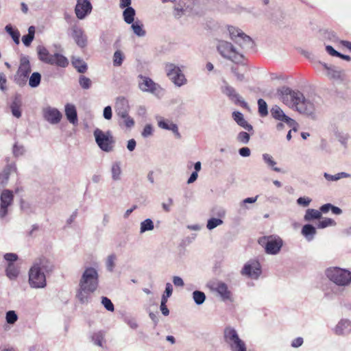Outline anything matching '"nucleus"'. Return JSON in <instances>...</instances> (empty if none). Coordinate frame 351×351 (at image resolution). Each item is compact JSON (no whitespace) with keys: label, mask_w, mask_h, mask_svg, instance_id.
I'll use <instances>...</instances> for the list:
<instances>
[{"label":"nucleus","mask_w":351,"mask_h":351,"mask_svg":"<svg viewBox=\"0 0 351 351\" xmlns=\"http://www.w3.org/2000/svg\"><path fill=\"white\" fill-rule=\"evenodd\" d=\"M71 64L73 67L80 73H84L88 69L87 64L80 57L73 56Z\"/></svg>","instance_id":"obj_28"},{"label":"nucleus","mask_w":351,"mask_h":351,"mask_svg":"<svg viewBox=\"0 0 351 351\" xmlns=\"http://www.w3.org/2000/svg\"><path fill=\"white\" fill-rule=\"evenodd\" d=\"M246 70L245 66L243 64L241 67L232 66L231 67L232 73L235 75L237 80L239 82H243L245 80L244 73Z\"/></svg>","instance_id":"obj_34"},{"label":"nucleus","mask_w":351,"mask_h":351,"mask_svg":"<svg viewBox=\"0 0 351 351\" xmlns=\"http://www.w3.org/2000/svg\"><path fill=\"white\" fill-rule=\"evenodd\" d=\"M277 95L279 99L289 108L312 119L315 118L314 104L308 99H306L300 91L282 86L278 88Z\"/></svg>","instance_id":"obj_1"},{"label":"nucleus","mask_w":351,"mask_h":351,"mask_svg":"<svg viewBox=\"0 0 351 351\" xmlns=\"http://www.w3.org/2000/svg\"><path fill=\"white\" fill-rule=\"evenodd\" d=\"M25 151V147L23 145H19L17 143H15L13 146L12 152L15 157H19L23 155Z\"/></svg>","instance_id":"obj_57"},{"label":"nucleus","mask_w":351,"mask_h":351,"mask_svg":"<svg viewBox=\"0 0 351 351\" xmlns=\"http://www.w3.org/2000/svg\"><path fill=\"white\" fill-rule=\"evenodd\" d=\"M324 68L326 70V75L332 80H340L341 78V71L337 69L335 66H328L326 63H321Z\"/></svg>","instance_id":"obj_27"},{"label":"nucleus","mask_w":351,"mask_h":351,"mask_svg":"<svg viewBox=\"0 0 351 351\" xmlns=\"http://www.w3.org/2000/svg\"><path fill=\"white\" fill-rule=\"evenodd\" d=\"M90 339L95 345L102 347V343L104 339V334L102 331L95 332L91 335Z\"/></svg>","instance_id":"obj_44"},{"label":"nucleus","mask_w":351,"mask_h":351,"mask_svg":"<svg viewBox=\"0 0 351 351\" xmlns=\"http://www.w3.org/2000/svg\"><path fill=\"white\" fill-rule=\"evenodd\" d=\"M64 112L67 120L74 125H77L78 119L75 106L73 104H67L64 106Z\"/></svg>","instance_id":"obj_23"},{"label":"nucleus","mask_w":351,"mask_h":351,"mask_svg":"<svg viewBox=\"0 0 351 351\" xmlns=\"http://www.w3.org/2000/svg\"><path fill=\"white\" fill-rule=\"evenodd\" d=\"M182 2V0H179L174 8V15L177 18H180L184 14Z\"/></svg>","instance_id":"obj_56"},{"label":"nucleus","mask_w":351,"mask_h":351,"mask_svg":"<svg viewBox=\"0 0 351 351\" xmlns=\"http://www.w3.org/2000/svg\"><path fill=\"white\" fill-rule=\"evenodd\" d=\"M228 29L230 34V38L234 42L235 41L236 39H237V38H239L241 36L240 33H243V32L241 29H237L233 26H229Z\"/></svg>","instance_id":"obj_53"},{"label":"nucleus","mask_w":351,"mask_h":351,"mask_svg":"<svg viewBox=\"0 0 351 351\" xmlns=\"http://www.w3.org/2000/svg\"><path fill=\"white\" fill-rule=\"evenodd\" d=\"M311 202V199L308 197H300L297 199L298 204L304 207L308 206Z\"/></svg>","instance_id":"obj_60"},{"label":"nucleus","mask_w":351,"mask_h":351,"mask_svg":"<svg viewBox=\"0 0 351 351\" xmlns=\"http://www.w3.org/2000/svg\"><path fill=\"white\" fill-rule=\"evenodd\" d=\"M43 116L51 125L59 123L62 118V112L56 108L47 106L43 109Z\"/></svg>","instance_id":"obj_15"},{"label":"nucleus","mask_w":351,"mask_h":351,"mask_svg":"<svg viewBox=\"0 0 351 351\" xmlns=\"http://www.w3.org/2000/svg\"><path fill=\"white\" fill-rule=\"evenodd\" d=\"M322 217V213L319 210L308 208L306 210L304 219L306 221H311L313 219H319Z\"/></svg>","instance_id":"obj_33"},{"label":"nucleus","mask_w":351,"mask_h":351,"mask_svg":"<svg viewBox=\"0 0 351 351\" xmlns=\"http://www.w3.org/2000/svg\"><path fill=\"white\" fill-rule=\"evenodd\" d=\"M30 73L31 65L29 57L27 56H21L19 66L14 76V82L21 87L25 86Z\"/></svg>","instance_id":"obj_7"},{"label":"nucleus","mask_w":351,"mask_h":351,"mask_svg":"<svg viewBox=\"0 0 351 351\" xmlns=\"http://www.w3.org/2000/svg\"><path fill=\"white\" fill-rule=\"evenodd\" d=\"M131 29L134 34L138 37H144L146 35V31L143 28V24L139 20H136L131 23Z\"/></svg>","instance_id":"obj_29"},{"label":"nucleus","mask_w":351,"mask_h":351,"mask_svg":"<svg viewBox=\"0 0 351 351\" xmlns=\"http://www.w3.org/2000/svg\"><path fill=\"white\" fill-rule=\"evenodd\" d=\"M0 219H3L8 213V208L12 205L14 195L12 191L5 189L0 196Z\"/></svg>","instance_id":"obj_14"},{"label":"nucleus","mask_w":351,"mask_h":351,"mask_svg":"<svg viewBox=\"0 0 351 351\" xmlns=\"http://www.w3.org/2000/svg\"><path fill=\"white\" fill-rule=\"evenodd\" d=\"M22 106V100H21V96L19 94L16 95L10 104V110L12 112V115L19 119L21 115V108Z\"/></svg>","instance_id":"obj_24"},{"label":"nucleus","mask_w":351,"mask_h":351,"mask_svg":"<svg viewBox=\"0 0 351 351\" xmlns=\"http://www.w3.org/2000/svg\"><path fill=\"white\" fill-rule=\"evenodd\" d=\"M224 339L229 344L232 351H247L245 343L239 338L237 332L233 328H225Z\"/></svg>","instance_id":"obj_8"},{"label":"nucleus","mask_w":351,"mask_h":351,"mask_svg":"<svg viewBox=\"0 0 351 351\" xmlns=\"http://www.w3.org/2000/svg\"><path fill=\"white\" fill-rule=\"evenodd\" d=\"M324 177L326 178V180L329 182H334L337 181L341 178H350V175L346 172H340L335 175H330L325 172L324 173Z\"/></svg>","instance_id":"obj_39"},{"label":"nucleus","mask_w":351,"mask_h":351,"mask_svg":"<svg viewBox=\"0 0 351 351\" xmlns=\"http://www.w3.org/2000/svg\"><path fill=\"white\" fill-rule=\"evenodd\" d=\"M336 224L335 221L330 218H326L322 221H319L317 224V227L318 228H325L328 226H335Z\"/></svg>","instance_id":"obj_54"},{"label":"nucleus","mask_w":351,"mask_h":351,"mask_svg":"<svg viewBox=\"0 0 351 351\" xmlns=\"http://www.w3.org/2000/svg\"><path fill=\"white\" fill-rule=\"evenodd\" d=\"M232 118L239 126L242 127L248 132L253 131L252 125L247 123V121L245 119L244 116L241 112L239 111L233 112Z\"/></svg>","instance_id":"obj_26"},{"label":"nucleus","mask_w":351,"mask_h":351,"mask_svg":"<svg viewBox=\"0 0 351 351\" xmlns=\"http://www.w3.org/2000/svg\"><path fill=\"white\" fill-rule=\"evenodd\" d=\"M259 243L264 245L266 253L276 254L282 246V241L280 237H264L259 240Z\"/></svg>","instance_id":"obj_11"},{"label":"nucleus","mask_w":351,"mask_h":351,"mask_svg":"<svg viewBox=\"0 0 351 351\" xmlns=\"http://www.w3.org/2000/svg\"><path fill=\"white\" fill-rule=\"evenodd\" d=\"M165 71L169 80L178 87L185 85L187 80L180 68L173 63H166Z\"/></svg>","instance_id":"obj_9"},{"label":"nucleus","mask_w":351,"mask_h":351,"mask_svg":"<svg viewBox=\"0 0 351 351\" xmlns=\"http://www.w3.org/2000/svg\"><path fill=\"white\" fill-rule=\"evenodd\" d=\"M263 160L267 164V165L271 168L274 171L276 172H280L281 169L277 167H276V162L274 160L273 157L269 154H263Z\"/></svg>","instance_id":"obj_38"},{"label":"nucleus","mask_w":351,"mask_h":351,"mask_svg":"<svg viewBox=\"0 0 351 351\" xmlns=\"http://www.w3.org/2000/svg\"><path fill=\"white\" fill-rule=\"evenodd\" d=\"M122 121H119V125H124L127 128H132L134 125V121L133 118L127 114L125 116L119 117Z\"/></svg>","instance_id":"obj_46"},{"label":"nucleus","mask_w":351,"mask_h":351,"mask_svg":"<svg viewBox=\"0 0 351 351\" xmlns=\"http://www.w3.org/2000/svg\"><path fill=\"white\" fill-rule=\"evenodd\" d=\"M92 9L93 6L89 0H77L75 8L76 17L80 20L84 19L90 14Z\"/></svg>","instance_id":"obj_16"},{"label":"nucleus","mask_w":351,"mask_h":351,"mask_svg":"<svg viewBox=\"0 0 351 351\" xmlns=\"http://www.w3.org/2000/svg\"><path fill=\"white\" fill-rule=\"evenodd\" d=\"M135 16L136 11L132 7H128L123 11V18L127 24L134 23Z\"/></svg>","instance_id":"obj_30"},{"label":"nucleus","mask_w":351,"mask_h":351,"mask_svg":"<svg viewBox=\"0 0 351 351\" xmlns=\"http://www.w3.org/2000/svg\"><path fill=\"white\" fill-rule=\"evenodd\" d=\"M71 36L75 43L80 48H84L88 43V38L84 29L77 25H73L71 27Z\"/></svg>","instance_id":"obj_17"},{"label":"nucleus","mask_w":351,"mask_h":351,"mask_svg":"<svg viewBox=\"0 0 351 351\" xmlns=\"http://www.w3.org/2000/svg\"><path fill=\"white\" fill-rule=\"evenodd\" d=\"M302 234L308 241H311L316 234V229L311 224H306L302 228Z\"/></svg>","instance_id":"obj_31"},{"label":"nucleus","mask_w":351,"mask_h":351,"mask_svg":"<svg viewBox=\"0 0 351 351\" xmlns=\"http://www.w3.org/2000/svg\"><path fill=\"white\" fill-rule=\"evenodd\" d=\"M101 304L104 305L105 308L110 312L114 311V304L111 302V300L107 297L103 296L101 297Z\"/></svg>","instance_id":"obj_55"},{"label":"nucleus","mask_w":351,"mask_h":351,"mask_svg":"<svg viewBox=\"0 0 351 351\" xmlns=\"http://www.w3.org/2000/svg\"><path fill=\"white\" fill-rule=\"evenodd\" d=\"M36 51L38 59L43 62L63 68L69 64V61L65 56L58 53L51 55L47 49L43 45H38Z\"/></svg>","instance_id":"obj_4"},{"label":"nucleus","mask_w":351,"mask_h":351,"mask_svg":"<svg viewBox=\"0 0 351 351\" xmlns=\"http://www.w3.org/2000/svg\"><path fill=\"white\" fill-rule=\"evenodd\" d=\"M6 322L14 324L18 320V315L14 311H8L5 315Z\"/></svg>","instance_id":"obj_50"},{"label":"nucleus","mask_w":351,"mask_h":351,"mask_svg":"<svg viewBox=\"0 0 351 351\" xmlns=\"http://www.w3.org/2000/svg\"><path fill=\"white\" fill-rule=\"evenodd\" d=\"M53 263L46 257L36 260L29 271V284L32 288L43 289L47 285L46 276L53 271Z\"/></svg>","instance_id":"obj_3"},{"label":"nucleus","mask_w":351,"mask_h":351,"mask_svg":"<svg viewBox=\"0 0 351 351\" xmlns=\"http://www.w3.org/2000/svg\"><path fill=\"white\" fill-rule=\"evenodd\" d=\"M213 289L217 292L222 300L226 301L231 300L232 293L228 289V285L225 282L219 281L213 283Z\"/></svg>","instance_id":"obj_19"},{"label":"nucleus","mask_w":351,"mask_h":351,"mask_svg":"<svg viewBox=\"0 0 351 351\" xmlns=\"http://www.w3.org/2000/svg\"><path fill=\"white\" fill-rule=\"evenodd\" d=\"M241 36L235 40V43L238 44L241 48L248 50L254 47V41L252 39L244 32L240 33Z\"/></svg>","instance_id":"obj_25"},{"label":"nucleus","mask_w":351,"mask_h":351,"mask_svg":"<svg viewBox=\"0 0 351 351\" xmlns=\"http://www.w3.org/2000/svg\"><path fill=\"white\" fill-rule=\"evenodd\" d=\"M114 110L119 117L129 114L130 106L128 99L124 97H118L116 99Z\"/></svg>","instance_id":"obj_18"},{"label":"nucleus","mask_w":351,"mask_h":351,"mask_svg":"<svg viewBox=\"0 0 351 351\" xmlns=\"http://www.w3.org/2000/svg\"><path fill=\"white\" fill-rule=\"evenodd\" d=\"M270 113L271 117L279 121L289 122V123H293L292 119L285 114L284 111L277 105L272 106L270 109Z\"/></svg>","instance_id":"obj_22"},{"label":"nucleus","mask_w":351,"mask_h":351,"mask_svg":"<svg viewBox=\"0 0 351 351\" xmlns=\"http://www.w3.org/2000/svg\"><path fill=\"white\" fill-rule=\"evenodd\" d=\"M112 178L114 181H117L121 179V168L120 162H114L111 167Z\"/></svg>","instance_id":"obj_35"},{"label":"nucleus","mask_w":351,"mask_h":351,"mask_svg":"<svg viewBox=\"0 0 351 351\" xmlns=\"http://www.w3.org/2000/svg\"><path fill=\"white\" fill-rule=\"evenodd\" d=\"M19 274V269L14 263H8L6 268V274L10 279L16 278Z\"/></svg>","instance_id":"obj_41"},{"label":"nucleus","mask_w":351,"mask_h":351,"mask_svg":"<svg viewBox=\"0 0 351 351\" xmlns=\"http://www.w3.org/2000/svg\"><path fill=\"white\" fill-rule=\"evenodd\" d=\"M157 120L158 126L160 128L171 131L178 138L181 137V135L178 131V127L176 123H173L169 119H165L162 117L157 118Z\"/></svg>","instance_id":"obj_20"},{"label":"nucleus","mask_w":351,"mask_h":351,"mask_svg":"<svg viewBox=\"0 0 351 351\" xmlns=\"http://www.w3.org/2000/svg\"><path fill=\"white\" fill-rule=\"evenodd\" d=\"M211 212L213 215L218 217L219 219L224 217L226 215V210L221 207L215 206L213 208Z\"/></svg>","instance_id":"obj_58"},{"label":"nucleus","mask_w":351,"mask_h":351,"mask_svg":"<svg viewBox=\"0 0 351 351\" xmlns=\"http://www.w3.org/2000/svg\"><path fill=\"white\" fill-rule=\"evenodd\" d=\"M153 127L151 124H147L143 128L141 135L144 138H147L153 134Z\"/></svg>","instance_id":"obj_59"},{"label":"nucleus","mask_w":351,"mask_h":351,"mask_svg":"<svg viewBox=\"0 0 351 351\" xmlns=\"http://www.w3.org/2000/svg\"><path fill=\"white\" fill-rule=\"evenodd\" d=\"M103 116L107 120L111 119L112 113V108L110 106H106L104 108V112H103Z\"/></svg>","instance_id":"obj_61"},{"label":"nucleus","mask_w":351,"mask_h":351,"mask_svg":"<svg viewBox=\"0 0 351 351\" xmlns=\"http://www.w3.org/2000/svg\"><path fill=\"white\" fill-rule=\"evenodd\" d=\"M99 285V274L96 269L88 267L85 269L79 281L76 298L81 304H87L92 294Z\"/></svg>","instance_id":"obj_2"},{"label":"nucleus","mask_w":351,"mask_h":351,"mask_svg":"<svg viewBox=\"0 0 351 351\" xmlns=\"http://www.w3.org/2000/svg\"><path fill=\"white\" fill-rule=\"evenodd\" d=\"M17 255L14 253H7L4 255V258L9 262V263H13V262L17 260Z\"/></svg>","instance_id":"obj_63"},{"label":"nucleus","mask_w":351,"mask_h":351,"mask_svg":"<svg viewBox=\"0 0 351 351\" xmlns=\"http://www.w3.org/2000/svg\"><path fill=\"white\" fill-rule=\"evenodd\" d=\"M41 81V75L38 72H34L29 78V86L32 88L38 87Z\"/></svg>","instance_id":"obj_40"},{"label":"nucleus","mask_w":351,"mask_h":351,"mask_svg":"<svg viewBox=\"0 0 351 351\" xmlns=\"http://www.w3.org/2000/svg\"><path fill=\"white\" fill-rule=\"evenodd\" d=\"M327 278L338 286H347L351 282V272L337 267H329L325 271Z\"/></svg>","instance_id":"obj_5"},{"label":"nucleus","mask_w":351,"mask_h":351,"mask_svg":"<svg viewBox=\"0 0 351 351\" xmlns=\"http://www.w3.org/2000/svg\"><path fill=\"white\" fill-rule=\"evenodd\" d=\"M226 85L223 88V93L226 95L230 99L234 101L237 99H239V95L236 92L235 89L231 86L228 85L225 82Z\"/></svg>","instance_id":"obj_37"},{"label":"nucleus","mask_w":351,"mask_h":351,"mask_svg":"<svg viewBox=\"0 0 351 351\" xmlns=\"http://www.w3.org/2000/svg\"><path fill=\"white\" fill-rule=\"evenodd\" d=\"M79 84L83 89H89L91 87L92 82L90 78L84 75H80L79 77Z\"/></svg>","instance_id":"obj_49"},{"label":"nucleus","mask_w":351,"mask_h":351,"mask_svg":"<svg viewBox=\"0 0 351 351\" xmlns=\"http://www.w3.org/2000/svg\"><path fill=\"white\" fill-rule=\"evenodd\" d=\"M250 139V135L246 132H240L237 136V140L242 144H247Z\"/></svg>","instance_id":"obj_52"},{"label":"nucleus","mask_w":351,"mask_h":351,"mask_svg":"<svg viewBox=\"0 0 351 351\" xmlns=\"http://www.w3.org/2000/svg\"><path fill=\"white\" fill-rule=\"evenodd\" d=\"M34 38V36L26 34L22 37V41L25 46L29 47L33 41Z\"/></svg>","instance_id":"obj_62"},{"label":"nucleus","mask_w":351,"mask_h":351,"mask_svg":"<svg viewBox=\"0 0 351 351\" xmlns=\"http://www.w3.org/2000/svg\"><path fill=\"white\" fill-rule=\"evenodd\" d=\"M154 228V222L151 219H146L141 223L140 232L152 230Z\"/></svg>","instance_id":"obj_43"},{"label":"nucleus","mask_w":351,"mask_h":351,"mask_svg":"<svg viewBox=\"0 0 351 351\" xmlns=\"http://www.w3.org/2000/svg\"><path fill=\"white\" fill-rule=\"evenodd\" d=\"M241 273L243 276L256 280L261 274V265L257 261H250L244 265Z\"/></svg>","instance_id":"obj_13"},{"label":"nucleus","mask_w":351,"mask_h":351,"mask_svg":"<svg viewBox=\"0 0 351 351\" xmlns=\"http://www.w3.org/2000/svg\"><path fill=\"white\" fill-rule=\"evenodd\" d=\"M223 221L221 219L213 217L208 220L206 228L208 230H211L217 227L218 226L223 224Z\"/></svg>","instance_id":"obj_47"},{"label":"nucleus","mask_w":351,"mask_h":351,"mask_svg":"<svg viewBox=\"0 0 351 351\" xmlns=\"http://www.w3.org/2000/svg\"><path fill=\"white\" fill-rule=\"evenodd\" d=\"M125 58V54L123 53V52L122 51H121L120 49H117L114 51L113 56H112L113 65L114 66H121Z\"/></svg>","instance_id":"obj_36"},{"label":"nucleus","mask_w":351,"mask_h":351,"mask_svg":"<svg viewBox=\"0 0 351 351\" xmlns=\"http://www.w3.org/2000/svg\"><path fill=\"white\" fill-rule=\"evenodd\" d=\"M138 88L143 92L150 93L154 95H158L160 93L162 88L160 86L155 83L150 77L139 75Z\"/></svg>","instance_id":"obj_12"},{"label":"nucleus","mask_w":351,"mask_h":351,"mask_svg":"<svg viewBox=\"0 0 351 351\" xmlns=\"http://www.w3.org/2000/svg\"><path fill=\"white\" fill-rule=\"evenodd\" d=\"M239 154L243 157H248L250 156L251 151L247 147H241L239 149Z\"/></svg>","instance_id":"obj_64"},{"label":"nucleus","mask_w":351,"mask_h":351,"mask_svg":"<svg viewBox=\"0 0 351 351\" xmlns=\"http://www.w3.org/2000/svg\"><path fill=\"white\" fill-rule=\"evenodd\" d=\"M258 113L262 117H265L268 114L267 104L263 99H258Z\"/></svg>","instance_id":"obj_45"},{"label":"nucleus","mask_w":351,"mask_h":351,"mask_svg":"<svg viewBox=\"0 0 351 351\" xmlns=\"http://www.w3.org/2000/svg\"><path fill=\"white\" fill-rule=\"evenodd\" d=\"M334 332L339 336L347 335L351 332V321L341 319L333 329Z\"/></svg>","instance_id":"obj_21"},{"label":"nucleus","mask_w":351,"mask_h":351,"mask_svg":"<svg viewBox=\"0 0 351 351\" xmlns=\"http://www.w3.org/2000/svg\"><path fill=\"white\" fill-rule=\"evenodd\" d=\"M217 48L220 55L224 58L230 60L236 64L243 63V56L238 52L230 43L219 40Z\"/></svg>","instance_id":"obj_6"},{"label":"nucleus","mask_w":351,"mask_h":351,"mask_svg":"<svg viewBox=\"0 0 351 351\" xmlns=\"http://www.w3.org/2000/svg\"><path fill=\"white\" fill-rule=\"evenodd\" d=\"M5 30L16 45L19 44L20 32L16 28H14L11 24H8L5 27Z\"/></svg>","instance_id":"obj_32"},{"label":"nucleus","mask_w":351,"mask_h":351,"mask_svg":"<svg viewBox=\"0 0 351 351\" xmlns=\"http://www.w3.org/2000/svg\"><path fill=\"white\" fill-rule=\"evenodd\" d=\"M193 299L197 305H201L206 300V295L203 291L196 290L193 292Z\"/></svg>","instance_id":"obj_42"},{"label":"nucleus","mask_w":351,"mask_h":351,"mask_svg":"<svg viewBox=\"0 0 351 351\" xmlns=\"http://www.w3.org/2000/svg\"><path fill=\"white\" fill-rule=\"evenodd\" d=\"M173 287L171 283L167 282L166 284L165 291L162 295L161 302H167L168 298L172 295Z\"/></svg>","instance_id":"obj_51"},{"label":"nucleus","mask_w":351,"mask_h":351,"mask_svg":"<svg viewBox=\"0 0 351 351\" xmlns=\"http://www.w3.org/2000/svg\"><path fill=\"white\" fill-rule=\"evenodd\" d=\"M117 259V256L114 254H112L109 255L106 260V268L108 271L112 272L114 271L115 267V261Z\"/></svg>","instance_id":"obj_48"},{"label":"nucleus","mask_w":351,"mask_h":351,"mask_svg":"<svg viewBox=\"0 0 351 351\" xmlns=\"http://www.w3.org/2000/svg\"><path fill=\"white\" fill-rule=\"evenodd\" d=\"M93 134L97 145L102 151L106 152L112 151L114 141L110 131L105 133L100 129L97 128L95 130Z\"/></svg>","instance_id":"obj_10"}]
</instances>
